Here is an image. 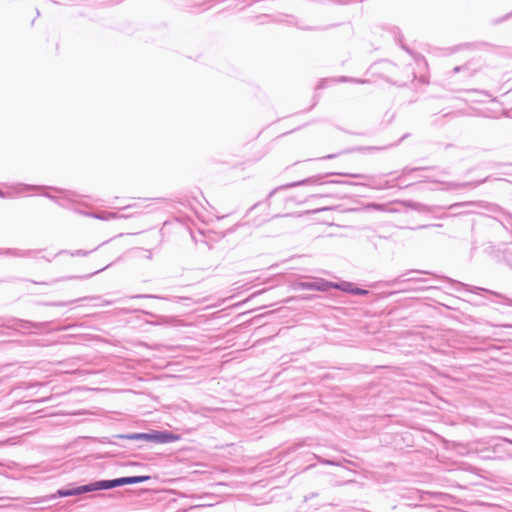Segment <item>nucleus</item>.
<instances>
[{
  "mask_svg": "<svg viewBox=\"0 0 512 512\" xmlns=\"http://www.w3.org/2000/svg\"><path fill=\"white\" fill-rule=\"evenodd\" d=\"M150 479V476H132V477H123L114 480H106L99 481L93 485H85L81 486L77 489V493L89 492L92 490H100V489H110L117 486H122L126 484H135L147 481Z\"/></svg>",
  "mask_w": 512,
  "mask_h": 512,
  "instance_id": "f257e3e1",
  "label": "nucleus"
},
{
  "mask_svg": "<svg viewBox=\"0 0 512 512\" xmlns=\"http://www.w3.org/2000/svg\"><path fill=\"white\" fill-rule=\"evenodd\" d=\"M121 438H125L128 440H145L159 444L176 442L180 440L179 435L162 431H153L152 433H135L126 436H121Z\"/></svg>",
  "mask_w": 512,
  "mask_h": 512,
  "instance_id": "f03ea898",
  "label": "nucleus"
},
{
  "mask_svg": "<svg viewBox=\"0 0 512 512\" xmlns=\"http://www.w3.org/2000/svg\"><path fill=\"white\" fill-rule=\"evenodd\" d=\"M312 285H313L312 290H316V291H327L330 288L346 290V287H344V286H341L339 284H335L332 282L323 281V280L317 281V282H312Z\"/></svg>",
  "mask_w": 512,
  "mask_h": 512,
  "instance_id": "7ed1b4c3",
  "label": "nucleus"
},
{
  "mask_svg": "<svg viewBox=\"0 0 512 512\" xmlns=\"http://www.w3.org/2000/svg\"><path fill=\"white\" fill-rule=\"evenodd\" d=\"M297 288L299 289H305V290H312V282H301V283H298Z\"/></svg>",
  "mask_w": 512,
  "mask_h": 512,
  "instance_id": "20e7f679",
  "label": "nucleus"
},
{
  "mask_svg": "<svg viewBox=\"0 0 512 512\" xmlns=\"http://www.w3.org/2000/svg\"><path fill=\"white\" fill-rule=\"evenodd\" d=\"M338 174L343 175V176L353 177V178H359L362 176L359 172H340Z\"/></svg>",
  "mask_w": 512,
  "mask_h": 512,
  "instance_id": "39448f33",
  "label": "nucleus"
},
{
  "mask_svg": "<svg viewBox=\"0 0 512 512\" xmlns=\"http://www.w3.org/2000/svg\"><path fill=\"white\" fill-rule=\"evenodd\" d=\"M78 488L72 490V491H59V494L61 496H70V495H74V494H78L76 491H77Z\"/></svg>",
  "mask_w": 512,
  "mask_h": 512,
  "instance_id": "423d86ee",
  "label": "nucleus"
},
{
  "mask_svg": "<svg viewBox=\"0 0 512 512\" xmlns=\"http://www.w3.org/2000/svg\"><path fill=\"white\" fill-rule=\"evenodd\" d=\"M345 291H349L348 288H346ZM350 292L354 293V294H366L367 291L366 290H363V289H359V288H356V289H350Z\"/></svg>",
  "mask_w": 512,
  "mask_h": 512,
  "instance_id": "0eeeda50",
  "label": "nucleus"
}]
</instances>
